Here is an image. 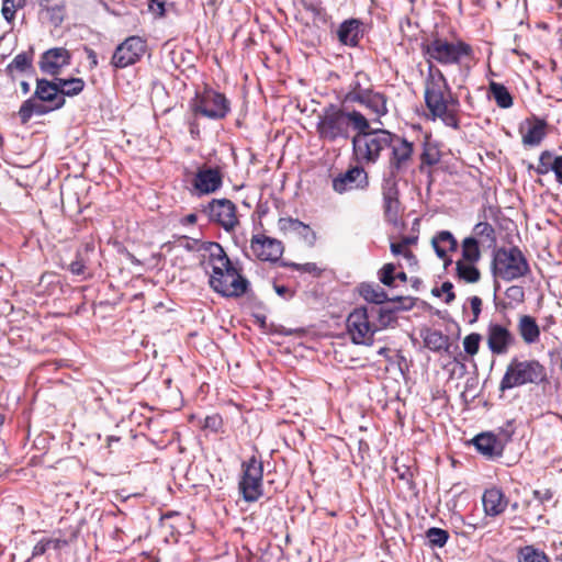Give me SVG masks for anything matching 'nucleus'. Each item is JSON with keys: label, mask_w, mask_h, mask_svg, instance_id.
<instances>
[{"label": "nucleus", "mask_w": 562, "mask_h": 562, "mask_svg": "<svg viewBox=\"0 0 562 562\" xmlns=\"http://www.w3.org/2000/svg\"><path fill=\"white\" fill-rule=\"evenodd\" d=\"M424 99L432 121L440 120L448 127L460 128V101L452 93L443 72L434 64L428 65Z\"/></svg>", "instance_id": "nucleus-1"}, {"label": "nucleus", "mask_w": 562, "mask_h": 562, "mask_svg": "<svg viewBox=\"0 0 562 562\" xmlns=\"http://www.w3.org/2000/svg\"><path fill=\"white\" fill-rule=\"evenodd\" d=\"M209 266L212 268L209 284L213 291L226 297L244 295L249 282L234 267L218 243H209Z\"/></svg>", "instance_id": "nucleus-2"}, {"label": "nucleus", "mask_w": 562, "mask_h": 562, "mask_svg": "<svg viewBox=\"0 0 562 562\" xmlns=\"http://www.w3.org/2000/svg\"><path fill=\"white\" fill-rule=\"evenodd\" d=\"M350 127L356 132L368 127V119L359 111H346L336 104L323 108L318 115L316 131L321 139L334 143L350 137Z\"/></svg>", "instance_id": "nucleus-3"}, {"label": "nucleus", "mask_w": 562, "mask_h": 562, "mask_svg": "<svg viewBox=\"0 0 562 562\" xmlns=\"http://www.w3.org/2000/svg\"><path fill=\"white\" fill-rule=\"evenodd\" d=\"M65 103L66 99L60 95L55 78H37L34 93L22 102L18 115L21 123L26 124L34 115H46L61 109Z\"/></svg>", "instance_id": "nucleus-4"}, {"label": "nucleus", "mask_w": 562, "mask_h": 562, "mask_svg": "<svg viewBox=\"0 0 562 562\" xmlns=\"http://www.w3.org/2000/svg\"><path fill=\"white\" fill-rule=\"evenodd\" d=\"M352 154L360 165H374L381 153L392 145V132L384 128H371L368 122L366 130H359L351 139Z\"/></svg>", "instance_id": "nucleus-5"}, {"label": "nucleus", "mask_w": 562, "mask_h": 562, "mask_svg": "<svg viewBox=\"0 0 562 562\" xmlns=\"http://www.w3.org/2000/svg\"><path fill=\"white\" fill-rule=\"evenodd\" d=\"M422 50L429 64L435 60L443 66L460 65L463 58L473 57V48L470 44L463 41L449 42L439 36L423 43Z\"/></svg>", "instance_id": "nucleus-6"}, {"label": "nucleus", "mask_w": 562, "mask_h": 562, "mask_svg": "<svg viewBox=\"0 0 562 562\" xmlns=\"http://www.w3.org/2000/svg\"><path fill=\"white\" fill-rule=\"evenodd\" d=\"M492 272L495 278L510 282L528 276L530 267L519 247H501L494 251Z\"/></svg>", "instance_id": "nucleus-7"}, {"label": "nucleus", "mask_w": 562, "mask_h": 562, "mask_svg": "<svg viewBox=\"0 0 562 562\" xmlns=\"http://www.w3.org/2000/svg\"><path fill=\"white\" fill-rule=\"evenodd\" d=\"M546 376V368L538 360L514 358L501 380L499 390L504 392L525 384H539Z\"/></svg>", "instance_id": "nucleus-8"}, {"label": "nucleus", "mask_w": 562, "mask_h": 562, "mask_svg": "<svg viewBox=\"0 0 562 562\" xmlns=\"http://www.w3.org/2000/svg\"><path fill=\"white\" fill-rule=\"evenodd\" d=\"M239 492L245 502H257L263 494V464L256 456L241 463Z\"/></svg>", "instance_id": "nucleus-9"}, {"label": "nucleus", "mask_w": 562, "mask_h": 562, "mask_svg": "<svg viewBox=\"0 0 562 562\" xmlns=\"http://www.w3.org/2000/svg\"><path fill=\"white\" fill-rule=\"evenodd\" d=\"M191 109L196 115L210 120H222L231 111L227 98L213 89H204L191 102Z\"/></svg>", "instance_id": "nucleus-10"}, {"label": "nucleus", "mask_w": 562, "mask_h": 562, "mask_svg": "<svg viewBox=\"0 0 562 562\" xmlns=\"http://www.w3.org/2000/svg\"><path fill=\"white\" fill-rule=\"evenodd\" d=\"M347 333L355 345L371 346L376 327L368 306L356 307L347 317Z\"/></svg>", "instance_id": "nucleus-11"}, {"label": "nucleus", "mask_w": 562, "mask_h": 562, "mask_svg": "<svg viewBox=\"0 0 562 562\" xmlns=\"http://www.w3.org/2000/svg\"><path fill=\"white\" fill-rule=\"evenodd\" d=\"M514 422H507L505 429H502V438H498L492 432H482L473 438V445L476 450L490 460H494L503 456L505 446L510 441L514 434Z\"/></svg>", "instance_id": "nucleus-12"}, {"label": "nucleus", "mask_w": 562, "mask_h": 562, "mask_svg": "<svg viewBox=\"0 0 562 562\" xmlns=\"http://www.w3.org/2000/svg\"><path fill=\"white\" fill-rule=\"evenodd\" d=\"M203 212L210 222L218 224L224 231L232 232L238 225L236 205L228 199H213Z\"/></svg>", "instance_id": "nucleus-13"}, {"label": "nucleus", "mask_w": 562, "mask_h": 562, "mask_svg": "<svg viewBox=\"0 0 562 562\" xmlns=\"http://www.w3.org/2000/svg\"><path fill=\"white\" fill-rule=\"evenodd\" d=\"M146 41L139 36H130L115 48L111 65L116 69H123L137 63L145 54Z\"/></svg>", "instance_id": "nucleus-14"}, {"label": "nucleus", "mask_w": 562, "mask_h": 562, "mask_svg": "<svg viewBox=\"0 0 562 562\" xmlns=\"http://www.w3.org/2000/svg\"><path fill=\"white\" fill-rule=\"evenodd\" d=\"M389 149H391V156L385 171L397 175L406 172L413 158V143L392 133V145Z\"/></svg>", "instance_id": "nucleus-15"}, {"label": "nucleus", "mask_w": 562, "mask_h": 562, "mask_svg": "<svg viewBox=\"0 0 562 562\" xmlns=\"http://www.w3.org/2000/svg\"><path fill=\"white\" fill-rule=\"evenodd\" d=\"M71 63V54L65 47H53L45 50L38 60L40 70L48 76L58 77L61 69Z\"/></svg>", "instance_id": "nucleus-16"}, {"label": "nucleus", "mask_w": 562, "mask_h": 562, "mask_svg": "<svg viewBox=\"0 0 562 562\" xmlns=\"http://www.w3.org/2000/svg\"><path fill=\"white\" fill-rule=\"evenodd\" d=\"M252 254L261 261H278L283 254V245L280 240L263 234L254 235L250 240Z\"/></svg>", "instance_id": "nucleus-17"}, {"label": "nucleus", "mask_w": 562, "mask_h": 562, "mask_svg": "<svg viewBox=\"0 0 562 562\" xmlns=\"http://www.w3.org/2000/svg\"><path fill=\"white\" fill-rule=\"evenodd\" d=\"M368 186V173L362 166H355L333 179V189L339 194L351 190H363Z\"/></svg>", "instance_id": "nucleus-18"}, {"label": "nucleus", "mask_w": 562, "mask_h": 562, "mask_svg": "<svg viewBox=\"0 0 562 562\" xmlns=\"http://www.w3.org/2000/svg\"><path fill=\"white\" fill-rule=\"evenodd\" d=\"M486 341L493 355H505L515 344V336L505 326L498 323H490L486 329Z\"/></svg>", "instance_id": "nucleus-19"}, {"label": "nucleus", "mask_w": 562, "mask_h": 562, "mask_svg": "<svg viewBox=\"0 0 562 562\" xmlns=\"http://www.w3.org/2000/svg\"><path fill=\"white\" fill-rule=\"evenodd\" d=\"M223 178L217 168L200 169L192 181L193 189L198 196L211 194L221 189Z\"/></svg>", "instance_id": "nucleus-20"}, {"label": "nucleus", "mask_w": 562, "mask_h": 562, "mask_svg": "<svg viewBox=\"0 0 562 562\" xmlns=\"http://www.w3.org/2000/svg\"><path fill=\"white\" fill-rule=\"evenodd\" d=\"M482 503L485 515L496 517L506 510L508 498L499 487L492 486L484 491Z\"/></svg>", "instance_id": "nucleus-21"}, {"label": "nucleus", "mask_w": 562, "mask_h": 562, "mask_svg": "<svg viewBox=\"0 0 562 562\" xmlns=\"http://www.w3.org/2000/svg\"><path fill=\"white\" fill-rule=\"evenodd\" d=\"M412 303L409 305H398L394 308L383 307V306H371L369 307L370 315L372 321H374V325L376 327V333L385 329L387 327H392L396 324V312L400 310H408L412 307Z\"/></svg>", "instance_id": "nucleus-22"}, {"label": "nucleus", "mask_w": 562, "mask_h": 562, "mask_svg": "<svg viewBox=\"0 0 562 562\" xmlns=\"http://www.w3.org/2000/svg\"><path fill=\"white\" fill-rule=\"evenodd\" d=\"M360 296L367 301L368 303H372L374 305H381L384 302H393L401 303L403 301H407L408 299H403L401 296H396L394 299H389L387 293L375 283H361L358 288Z\"/></svg>", "instance_id": "nucleus-23"}, {"label": "nucleus", "mask_w": 562, "mask_h": 562, "mask_svg": "<svg viewBox=\"0 0 562 562\" xmlns=\"http://www.w3.org/2000/svg\"><path fill=\"white\" fill-rule=\"evenodd\" d=\"M525 124L527 125V130L525 132L524 125L520 126L522 144L529 147L538 146L546 137V121L539 117H533L532 120H527Z\"/></svg>", "instance_id": "nucleus-24"}, {"label": "nucleus", "mask_w": 562, "mask_h": 562, "mask_svg": "<svg viewBox=\"0 0 562 562\" xmlns=\"http://www.w3.org/2000/svg\"><path fill=\"white\" fill-rule=\"evenodd\" d=\"M373 89L370 78L364 72H357L355 75V78L350 82L348 87V91L342 98L344 104H353L358 100H360L364 94L370 90Z\"/></svg>", "instance_id": "nucleus-25"}, {"label": "nucleus", "mask_w": 562, "mask_h": 562, "mask_svg": "<svg viewBox=\"0 0 562 562\" xmlns=\"http://www.w3.org/2000/svg\"><path fill=\"white\" fill-rule=\"evenodd\" d=\"M278 227L281 232H284V233L290 232V233L297 234L301 238H303L305 241H307L308 245H311V246L314 245V243L316 240L315 232H313L307 224L301 222L297 218L281 217L278 221Z\"/></svg>", "instance_id": "nucleus-26"}, {"label": "nucleus", "mask_w": 562, "mask_h": 562, "mask_svg": "<svg viewBox=\"0 0 562 562\" xmlns=\"http://www.w3.org/2000/svg\"><path fill=\"white\" fill-rule=\"evenodd\" d=\"M356 103L363 105L378 117H382L389 113L387 97L384 93L373 89H370L364 94V97H362Z\"/></svg>", "instance_id": "nucleus-27"}, {"label": "nucleus", "mask_w": 562, "mask_h": 562, "mask_svg": "<svg viewBox=\"0 0 562 562\" xmlns=\"http://www.w3.org/2000/svg\"><path fill=\"white\" fill-rule=\"evenodd\" d=\"M337 36L341 44L356 47L362 37L361 22L357 19L344 21L338 27Z\"/></svg>", "instance_id": "nucleus-28"}, {"label": "nucleus", "mask_w": 562, "mask_h": 562, "mask_svg": "<svg viewBox=\"0 0 562 562\" xmlns=\"http://www.w3.org/2000/svg\"><path fill=\"white\" fill-rule=\"evenodd\" d=\"M517 331L525 344H536L540 338V328L537 321L530 315H521L517 324Z\"/></svg>", "instance_id": "nucleus-29"}, {"label": "nucleus", "mask_w": 562, "mask_h": 562, "mask_svg": "<svg viewBox=\"0 0 562 562\" xmlns=\"http://www.w3.org/2000/svg\"><path fill=\"white\" fill-rule=\"evenodd\" d=\"M420 336L426 348L434 352L448 351L450 347L449 337L440 330L426 328L422 330Z\"/></svg>", "instance_id": "nucleus-30"}, {"label": "nucleus", "mask_w": 562, "mask_h": 562, "mask_svg": "<svg viewBox=\"0 0 562 562\" xmlns=\"http://www.w3.org/2000/svg\"><path fill=\"white\" fill-rule=\"evenodd\" d=\"M34 52L31 48L29 52H22L15 55L10 64L4 68L5 75L12 80H15V72H26L33 68Z\"/></svg>", "instance_id": "nucleus-31"}, {"label": "nucleus", "mask_w": 562, "mask_h": 562, "mask_svg": "<svg viewBox=\"0 0 562 562\" xmlns=\"http://www.w3.org/2000/svg\"><path fill=\"white\" fill-rule=\"evenodd\" d=\"M431 245L440 259H445L448 251H454L458 248V241L449 231H440L437 233L432 237Z\"/></svg>", "instance_id": "nucleus-32"}, {"label": "nucleus", "mask_w": 562, "mask_h": 562, "mask_svg": "<svg viewBox=\"0 0 562 562\" xmlns=\"http://www.w3.org/2000/svg\"><path fill=\"white\" fill-rule=\"evenodd\" d=\"M57 87L60 90V95L65 99L66 97L78 95L85 89V81L81 78H59L55 77Z\"/></svg>", "instance_id": "nucleus-33"}, {"label": "nucleus", "mask_w": 562, "mask_h": 562, "mask_svg": "<svg viewBox=\"0 0 562 562\" xmlns=\"http://www.w3.org/2000/svg\"><path fill=\"white\" fill-rule=\"evenodd\" d=\"M490 92L499 108L508 109L513 105V97L503 83L492 81Z\"/></svg>", "instance_id": "nucleus-34"}, {"label": "nucleus", "mask_w": 562, "mask_h": 562, "mask_svg": "<svg viewBox=\"0 0 562 562\" xmlns=\"http://www.w3.org/2000/svg\"><path fill=\"white\" fill-rule=\"evenodd\" d=\"M456 271L457 276L468 283H475L481 278L480 270L474 266V263H470L468 261L458 260L456 262Z\"/></svg>", "instance_id": "nucleus-35"}, {"label": "nucleus", "mask_w": 562, "mask_h": 562, "mask_svg": "<svg viewBox=\"0 0 562 562\" xmlns=\"http://www.w3.org/2000/svg\"><path fill=\"white\" fill-rule=\"evenodd\" d=\"M397 173L384 171L382 179L383 200L395 199L400 195Z\"/></svg>", "instance_id": "nucleus-36"}, {"label": "nucleus", "mask_w": 562, "mask_h": 562, "mask_svg": "<svg viewBox=\"0 0 562 562\" xmlns=\"http://www.w3.org/2000/svg\"><path fill=\"white\" fill-rule=\"evenodd\" d=\"M473 232L476 237L481 238L482 243H486L488 248L496 246V232L494 227L487 222H479L475 224Z\"/></svg>", "instance_id": "nucleus-37"}, {"label": "nucleus", "mask_w": 562, "mask_h": 562, "mask_svg": "<svg viewBox=\"0 0 562 562\" xmlns=\"http://www.w3.org/2000/svg\"><path fill=\"white\" fill-rule=\"evenodd\" d=\"M462 258L463 261L475 263L481 258L479 241L476 237L470 236L462 241Z\"/></svg>", "instance_id": "nucleus-38"}, {"label": "nucleus", "mask_w": 562, "mask_h": 562, "mask_svg": "<svg viewBox=\"0 0 562 562\" xmlns=\"http://www.w3.org/2000/svg\"><path fill=\"white\" fill-rule=\"evenodd\" d=\"M518 562H550V559L533 546H525L518 551Z\"/></svg>", "instance_id": "nucleus-39"}, {"label": "nucleus", "mask_w": 562, "mask_h": 562, "mask_svg": "<svg viewBox=\"0 0 562 562\" xmlns=\"http://www.w3.org/2000/svg\"><path fill=\"white\" fill-rule=\"evenodd\" d=\"M426 539L432 548H442L449 539V533L445 529L431 527L426 531Z\"/></svg>", "instance_id": "nucleus-40"}, {"label": "nucleus", "mask_w": 562, "mask_h": 562, "mask_svg": "<svg viewBox=\"0 0 562 562\" xmlns=\"http://www.w3.org/2000/svg\"><path fill=\"white\" fill-rule=\"evenodd\" d=\"M400 206L398 198L383 200L384 215L390 223H396L400 215Z\"/></svg>", "instance_id": "nucleus-41"}, {"label": "nucleus", "mask_w": 562, "mask_h": 562, "mask_svg": "<svg viewBox=\"0 0 562 562\" xmlns=\"http://www.w3.org/2000/svg\"><path fill=\"white\" fill-rule=\"evenodd\" d=\"M25 4V0H20L18 3L15 0H3L1 13L8 23H11L15 18L16 9L22 8Z\"/></svg>", "instance_id": "nucleus-42"}, {"label": "nucleus", "mask_w": 562, "mask_h": 562, "mask_svg": "<svg viewBox=\"0 0 562 562\" xmlns=\"http://www.w3.org/2000/svg\"><path fill=\"white\" fill-rule=\"evenodd\" d=\"M482 340V336L477 333H471L465 336L463 339V349L464 352L474 356L479 352L480 342Z\"/></svg>", "instance_id": "nucleus-43"}, {"label": "nucleus", "mask_w": 562, "mask_h": 562, "mask_svg": "<svg viewBox=\"0 0 562 562\" xmlns=\"http://www.w3.org/2000/svg\"><path fill=\"white\" fill-rule=\"evenodd\" d=\"M283 267L292 268L296 271L318 276L322 270L314 262L296 263V262H282Z\"/></svg>", "instance_id": "nucleus-44"}, {"label": "nucleus", "mask_w": 562, "mask_h": 562, "mask_svg": "<svg viewBox=\"0 0 562 562\" xmlns=\"http://www.w3.org/2000/svg\"><path fill=\"white\" fill-rule=\"evenodd\" d=\"M395 266L393 263L384 265L379 271V280L386 286H393L395 280Z\"/></svg>", "instance_id": "nucleus-45"}, {"label": "nucleus", "mask_w": 562, "mask_h": 562, "mask_svg": "<svg viewBox=\"0 0 562 562\" xmlns=\"http://www.w3.org/2000/svg\"><path fill=\"white\" fill-rule=\"evenodd\" d=\"M46 12L49 15L50 22L55 26H58L63 23L64 16H65V5L64 4L55 3Z\"/></svg>", "instance_id": "nucleus-46"}, {"label": "nucleus", "mask_w": 562, "mask_h": 562, "mask_svg": "<svg viewBox=\"0 0 562 562\" xmlns=\"http://www.w3.org/2000/svg\"><path fill=\"white\" fill-rule=\"evenodd\" d=\"M505 295L510 302H515L517 304L522 303L525 300V291L520 285H510L505 291Z\"/></svg>", "instance_id": "nucleus-47"}, {"label": "nucleus", "mask_w": 562, "mask_h": 562, "mask_svg": "<svg viewBox=\"0 0 562 562\" xmlns=\"http://www.w3.org/2000/svg\"><path fill=\"white\" fill-rule=\"evenodd\" d=\"M166 0H149L148 10L159 18L165 16L166 13Z\"/></svg>", "instance_id": "nucleus-48"}, {"label": "nucleus", "mask_w": 562, "mask_h": 562, "mask_svg": "<svg viewBox=\"0 0 562 562\" xmlns=\"http://www.w3.org/2000/svg\"><path fill=\"white\" fill-rule=\"evenodd\" d=\"M68 269L75 276H82L85 273L86 262L79 254H77L76 259L69 265Z\"/></svg>", "instance_id": "nucleus-49"}, {"label": "nucleus", "mask_w": 562, "mask_h": 562, "mask_svg": "<svg viewBox=\"0 0 562 562\" xmlns=\"http://www.w3.org/2000/svg\"><path fill=\"white\" fill-rule=\"evenodd\" d=\"M405 247H406V241L392 243L391 244V252L395 256L403 254L408 259H415V256L413 255L412 251H409V250L404 251Z\"/></svg>", "instance_id": "nucleus-50"}, {"label": "nucleus", "mask_w": 562, "mask_h": 562, "mask_svg": "<svg viewBox=\"0 0 562 562\" xmlns=\"http://www.w3.org/2000/svg\"><path fill=\"white\" fill-rule=\"evenodd\" d=\"M470 304H471V310H472V313H473V319L470 322L471 324L472 323H475L481 314V311H482V300L479 297V296H472L470 297Z\"/></svg>", "instance_id": "nucleus-51"}, {"label": "nucleus", "mask_w": 562, "mask_h": 562, "mask_svg": "<svg viewBox=\"0 0 562 562\" xmlns=\"http://www.w3.org/2000/svg\"><path fill=\"white\" fill-rule=\"evenodd\" d=\"M422 165L434 166L438 162L439 158L436 153H430L428 149H424L420 155Z\"/></svg>", "instance_id": "nucleus-52"}, {"label": "nucleus", "mask_w": 562, "mask_h": 562, "mask_svg": "<svg viewBox=\"0 0 562 562\" xmlns=\"http://www.w3.org/2000/svg\"><path fill=\"white\" fill-rule=\"evenodd\" d=\"M441 292L446 294L445 302L450 304L454 299L453 284L450 281H445L441 284Z\"/></svg>", "instance_id": "nucleus-53"}, {"label": "nucleus", "mask_w": 562, "mask_h": 562, "mask_svg": "<svg viewBox=\"0 0 562 562\" xmlns=\"http://www.w3.org/2000/svg\"><path fill=\"white\" fill-rule=\"evenodd\" d=\"M49 549V542L46 541V538L40 540L32 550V558H36L43 555Z\"/></svg>", "instance_id": "nucleus-54"}, {"label": "nucleus", "mask_w": 562, "mask_h": 562, "mask_svg": "<svg viewBox=\"0 0 562 562\" xmlns=\"http://www.w3.org/2000/svg\"><path fill=\"white\" fill-rule=\"evenodd\" d=\"M222 426V419L218 415L207 416L205 418L204 427L213 431H217Z\"/></svg>", "instance_id": "nucleus-55"}, {"label": "nucleus", "mask_w": 562, "mask_h": 562, "mask_svg": "<svg viewBox=\"0 0 562 562\" xmlns=\"http://www.w3.org/2000/svg\"><path fill=\"white\" fill-rule=\"evenodd\" d=\"M552 168L557 182L562 184V155L555 157Z\"/></svg>", "instance_id": "nucleus-56"}, {"label": "nucleus", "mask_w": 562, "mask_h": 562, "mask_svg": "<svg viewBox=\"0 0 562 562\" xmlns=\"http://www.w3.org/2000/svg\"><path fill=\"white\" fill-rule=\"evenodd\" d=\"M273 289L276 293L282 297L290 299L294 295V292L291 291L288 286L281 284H274Z\"/></svg>", "instance_id": "nucleus-57"}, {"label": "nucleus", "mask_w": 562, "mask_h": 562, "mask_svg": "<svg viewBox=\"0 0 562 562\" xmlns=\"http://www.w3.org/2000/svg\"><path fill=\"white\" fill-rule=\"evenodd\" d=\"M535 498L540 501L541 503L549 502L553 497V493L550 490H546L544 492L535 491Z\"/></svg>", "instance_id": "nucleus-58"}, {"label": "nucleus", "mask_w": 562, "mask_h": 562, "mask_svg": "<svg viewBox=\"0 0 562 562\" xmlns=\"http://www.w3.org/2000/svg\"><path fill=\"white\" fill-rule=\"evenodd\" d=\"M555 157L551 151L544 150L540 154L539 161L546 165H553Z\"/></svg>", "instance_id": "nucleus-59"}, {"label": "nucleus", "mask_w": 562, "mask_h": 562, "mask_svg": "<svg viewBox=\"0 0 562 562\" xmlns=\"http://www.w3.org/2000/svg\"><path fill=\"white\" fill-rule=\"evenodd\" d=\"M46 541L49 542V549L53 548L54 550H59L67 544V541L63 539L46 538Z\"/></svg>", "instance_id": "nucleus-60"}, {"label": "nucleus", "mask_w": 562, "mask_h": 562, "mask_svg": "<svg viewBox=\"0 0 562 562\" xmlns=\"http://www.w3.org/2000/svg\"><path fill=\"white\" fill-rule=\"evenodd\" d=\"M87 58L90 63L91 68H94L98 66V57L93 49L86 48Z\"/></svg>", "instance_id": "nucleus-61"}, {"label": "nucleus", "mask_w": 562, "mask_h": 562, "mask_svg": "<svg viewBox=\"0 0 562 562\" xmlns=\"http://www.w3.org/2000/svg\"><path fill=\"white\" fill-rule=\"evenodd\" d=\"M551 167H553V165H548V164L546 165V164H541L539 161V165L537 167V172L539 175H546V173H548L550 171H553V168H551Z\"/></svg>", "instance_id": "nucleus-62"}, {"label": "nucleus", "mask_w": 562, "mask_h": 562, "mask_svg": "<svg viewBox=\"0 0 562 562\" xmlns=\"http://www.w3.org/2000/svg\"><path fill=\"white\" fill-rule=\"evenodd\" d=\"M198 221V215L195 213H190L188 214L183 220H182V224H195Z\"/></svg>", "instance_id": "nucleus-63"}, {"label": "nucleus", "mask_w": 562, "mask_h": 562, "mask_svg": "<svg viewBox=\"0 0 562 562\" xmlns=\"http://www.w3.org/2000/svg\"><path fill=\"white\" fill-rule=\"evenodd\" d=\"M52 3L53 0H37L38 7L44 11H47L50 7H53Z\"/></svg>", "instance_id": "nucleus-64"}]
</instances>
